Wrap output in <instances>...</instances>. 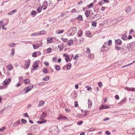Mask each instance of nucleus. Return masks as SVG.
I'll return each mask as SVG.
<instances>
[{
    "mask_svg": "<svg viewBox=\"0 0 135 135\" xmlns=\"http://www.w3.org/2000/svg\"><path fill=\"white\" fill-rule=\"evenodd\" d=\"M17 9H15L11 11V12H8V15H12L14 13H16L17 12Z\"/></svg>",
    "mask_w": 135,
    "mask_h": 135,
    "instance_id": "9b49d317",
    "label": "nucleus"
},
{
    "mask_svg": "<svg viewBox=\"0 0 135 135\" xmlns=\"http://www.w3.org/2000/svg\"><path fill=\"white\" fill-rule=\"evenodd\" d=\"M42 72L44 74H47V73L49 71H48L47 69L46 68H44L43 69Z\"/></svg>",
    "mask_w": 135,
    "mask_h": 135,
    "instance_id": "473e14b6",
    "label": "nucleus"
},
{
    "mask_svg": "<svg viewBox=\"0 0 135 135\" xmlns=\"http://www.w3.org/2000/svg\"><path fill=\"white\" fill-rule=\"evenodd\" d=\"M15 50L13 48L11 50V53L10 54V56H13L15 54Z\"/></svg>",
    "mask_w": 135,
    "mask_h": 135,
    "instance_id": "4468645a",
    "label": "nucleus"
},
{
    "mask_svg": "<svg viewBox=\"0 0 135 135\" xmlns=\"http://www.w3.org/2000/svg\"><path fill=\"white\" fill-rule=\"evenodd\" d=\"M49 76H46L43 78L42 80L44 81H47L49 80Z\"/></svg>",
    "mask_w": 135,
    "mask_h": 135,
    "instance_id": "5701e85b",
    "label": "nucleus"
},
{
    "mask_svg": "<svg viewBox=\"0 0 135 135\" xmlns=\"http://www.w3.org/2000/svg\"><path fill=\"white\" fill-rule=\"evenodd\" d=\"M33 48L34 49H38L39 48V44H34L33 45Z\"/></svg>",
    "mask_w": 135,
    "mask_h": 135,
    "instance_id": "b1692460",
    "label": "nucleus"
},
{
    "mask_svg": "<svg viewBox=\"0 0 135 135\" xmlns=\"http://www.w3.org/2000/svg\"><path fill=\"white\" fill-rule=\"evenodd\" d=\"M128 47H127V45H124L122 47V50L121 52L122 54H124L128 52Z\"/></svg>",
    "mask_w": 135,
    "mask_h": 135,
    "instance_id": "f03ea898",
    "label": "nucleus"
},
{
    "mask_svg": "<svg viewBox=\"0 0 135 135\" xmlns=\"http://www.w3.org/2000/svg\"><path fill=\"white\" fill-rule=\"evenodd\" d=\"M71 63H69L67 64V66H66L67 69L68 70H69L70 69V68H71Z\"/></svg>",
    "mask_w": 135,
    "mask_h": 135,
    "instance_id": "72a5a7b5",
    "label": "nucleus"
},
{
    "mask_svg": "<svg viewBox=\"0 0 135 135\" xmlns=\"http://www.w3.org/2000/svg\"><path fill=\"white\" fill-rule=\"evenodd\" d=\"M46 122V120H45L42 121H38L37 122V123L38 124H41L45 123Z\"/></svg>",
    "mask_w": 135,
    "mask_h": 135,
    "instance_id": "c756f323",
    "label": "nucleus"
},
{
    "mask_svg": "<svg viewBox=\"0 0 135 135\" xmlns=\"http://www.w3.org/2000/svg\"><path fill=\"white\" fill-rule=\"evenodd\" d=\"M88 108H91L92 105V102L91 100L90 99H89L88 101Z\"/></svg>",
    "mask_w": 135,
    "mask_h": 135,
    "instance_id": "9d476101",
    "label": "nucleus"
},
{
    "mask_svg": "<svg viewBox=\"0 0 135 135\" xmlns=\"http://www.w3.org/2000/svg\"><path fill=\"white\" fill-rule=\"evenodd\" d=\"M115 43L118 45H121L122 44V42L121 40L118 39L115 41Z\"/></svg>",
    "mask_w": 135,
    "mask_h": 135,
    "instance_id": "0eeeda50",
    "label": "nucleus"
},
{
    "mask_svg": "<svg viewBox=\"0 0 135 135\" xmlns=\"http://www.w3.org/2000/svg\"><path fill=\"white\" fill-rule=\"evenodd\" d=\"M42 9V7H41L40 6L38 7L37 9V11L38 13H39L41 12Z\"/></svg>",
    "mask_w": 135,
    "mask_h": 135,
    "instance_id": "cd10ccee",
    "label": "nucleus"
},
{
    "mask_svg": "<svg viewBox=\"0 0 135 135\" xmlns=\"http://www.w3.org/2000/svg\"><path fill=\"white\" fill-rule=\"evenodd\" d=\"M73 40L71 39L70 40L68 41L67 44H68L69 46H70L73 45Z\"/></svg>",
    "mask_w": 135,
    "mask_h": 135,
    "instance_id": "2eb2a0df",
    "label": "nucleus"
},
{
    "mask_svg": "<svg viewBox=\"0 0 135 135\" xmlns=\"http://www.w3.org/2000/svg\"><path fill=\"white\" fill-rule=\"evenodd\" d=\"M90 13V11L87 10L85 11V14L87 17H89V16Z\"/></svg>",
    "mask_w": 135,
    "mask_h": 135,
    "instance_id": "6ab92c4d",
    "label": "nucleus"
},
{
    "mask_svg": "<svg viewBox=\"0 0 135 135\" xmlns=\"http://www.w3.org/2000/svg\"><path fill=\"white\" fill-rule=\"evenodd\" d=\"M16 45L15 43H10L8 45V46L11 47H14Z\"/></svg>",
    "mask_w": 135,
    "mask_h": 135,
    "instance_id": "58836bf2",
    "label": "nucleus"
},
{
    "mask_svg": "<svg viewBox=\"0 0 135 135\" xmlns=\"http://www.w3.org/2000/svg\"><path fill=\"white\" fill-rule=\"evenodd\" d=\"M79 57V55L78 54H76L75 56L73 57V59L75 60H77Z\"/></svg>",
    "mask_w": 135,
    "mask_h": 135,
    "instance_id": "a18cd8bd",
    "label": "nucleus"
},
{
    "mask_svg": "<svg viewBox=\"0 0 135 135\" xmlns=\"http://www.w3.org/2000/svg\"><path fill=\"white\" fill-rule=\"evenodd\" d=\"M104 2L103 1H100L99 3V4L100 5H102V4H104Z\"/></svg>",
    "mask_w": 135,
    "mask_h": 135,
    "instance_id": "680f3d73",
    "label": "nucleus"
},
{
    "mask_svg": "<svg viewBox=\"0 0 135 135\" xmlns=\"http://www.w3.org/2000/svg\"><path fill=\"white\" fill-rule=\"evenodd\" d=\"M96 130V129L93 128L92 127L90 128L88 130L89 132H91L93 131H94Z\"/></svg>",
    "mask_w": 135,
    "mask_h": 135,
    "instance_id": "de8ad7c7",
    "label": "nucleus"
},
{
    "mask_svg": "<svg viewBox=\"0 0 135 135\" xmlns=\"http://www.w3.org/2000/svg\"><path fill=\"white\" fill-rule=\"evenodd\" d=\"M18 125V124L16 122H15L13 123L12 125V126L13 127H15L16 126H17Z\"/></svg>",
    "mask_w": 135,
    "mask_h": 135,
    "instance_id": "864d4df0",
    "label": "nucleus"
},
{
    "mask_svg": "<svg viewBox=\"0 0 135 135\" xmlns=\"http://www.w3.org/2000/svg\"><path fill=\"white\" fill-rule=\"evenodd\" d=\"M54 67L56 70L57 71H59L60 69V66L59 65H55Z\"/></svg>",
    "mask_w": 135,
    "mask_h": 135,
    "instance_id": "412c9836",
    "label": "nucleus"
},
{
    "mask_svg": "<svg viewBox=\"0 0 135 135\" xmlns=\"http://www.w3.org/2000/svg\"><path fill=\"white\" fill-rule=\"evenodd\" d=\"M115 49L117 51L121 50H122V47H118L117 46H115Z\"/></svg>",
    "mask_w": 135,
    "mask_h": 135,
    "instance_id": "7c9ffc66",
    "label": "nucleus"
},
{
    "mask_svg": "<svg viewBox=\"0 0 135 135\" xmlns=\"http://www.w3.org/2000/svg\"><path fill=\"white\" fill-rule=\"evenodd\" d=\"M90 50L89 48H87L86 52L87 53H90Z\"/></svg>",
    "mask_w": 135,
    "mask_h": 135,
    "instance_id": "6e6d98bb",
    "label": "nucleus"
},
{
    "mask_svg": "<svg viewBox=\"0 0 135 135\" xmlns=\"http://www.w3.org/2000/svg\"><path fill=\"white\" fill-rule=\"evenodd\" d=\"M4 25V24L3 23V21H0V26L2 27V26H3V25Z\"/></svg>",
    "mask_w": 135,
    "mask_h": 135,
    "instance_id": "69168bd1",
    "label": "nucleus"
},
{
    "mask_svg": "<svg viewBox=\"0 0 135 135\" xmlns=\"http://www.w3.org/2000/svg\"><path fill=\"white\" fill-rule=\"evenodd\" d=\"M36 11H32L31 12V14L32 15H33L34 16H36Z\"/></svg>",
    "mask_w": 135,
    "mask_h": 135,
    "instance_id": "c03bdc74",
    "label": "nucleus"
},
{
    "mask_svg": "<svg viewBox=\"0 0 135 135\" xmlns=\"http://www.w3.org/2000/svg\"><path fill=\"white\" fill-rule=\"evenodd\" d=\"M107 50V47L104 46V45H103L101 48V51L103 52L105 51H106Z\"/></svg>",
    "mask_w": 135,
    "mask_h": 135,
    "instance_id": "a211bd4d",
    "label": "nucleus"
},
{
    "mask_svg": "<svg viewBox=\"0 0 135 135\" xmlns=\"http://www.w3.org/2000/svg\"><path fill=\"white\" fill-rule=\"evenodd\" d=\"M23 78L22 76H20L19 77V80L20 81H21L22 80Z\"/></svg>",
    "mask_w": 135,
    "mask_h": 135,
    "instance_id": "338daca9",
    "label": "nucleus"
},
{
    "mask_svg": "<svg viewBox=\"0 0 135 135\" xmlns=\"http://www.w3.org/2000/svg\"><path fill=\"white\" fill-rule=\"evenodd\" d=\"M125 89L128 91H135V88H126Z\"/></svg>",
    "mask_w": 135,
    "mask_h": 135,
    "instance_id": "f8f14e48",
    "label": "nucleus"
},
{
    "mask_svg": "<svg viewBox=\"0 0 135 135\" xmlns=\"http://www.w3.org/2000/svg\"><path fill=\"white\" fill-rule=\"evenodd\" d=\"M105 134L108 135H110V133L108 131H106L105 132Z\"/></svg>",
    "mask_w": 135,
    "mask_h": 135,
    "instance_id": "5fc2aeb1",
    "label": "nucleus"
},
{
    "mask_svg": "<svg viewBox=\"0 0 135 135\" xmlns=\"http://www.w3.org/2000/svg\"><path fill=\"white\" fill-rule=\"evenodd\" d=\"M47 114L45 112H43L41 115L40 118L42 119L43 118L46 117V116Z\"/></svg>",
    "mask_w": 135,
    "mask_h": 135,
    "instance_id": "f3484780",
    "label": "nucleus"
},
{
    "mask_svg": "<svg viewBox=\"0 0 135 135\" xmlns=\"http://www.w3.org/2000/svg\"><path fill=\"white\" fill-rule=\"evenodd\" d=\"M127 47H128V50L130 51L131 50L135 49V42H134L127 45Z\"/></svg>",
    "mask_w": 135,
    "mask_h": 135,
    "instance_id": "f257e3e1",
    "label": "nucleus"
},
{
    "mask_svg": "<svg viewBox=\"0 0 135 135\" xmlns=\"http://www.w3.org/2000/svg\"><path fill=\"white\" fill-rule=\"evenodd\" d=\"M61 40L64 42H67L68 40V39L67 38H62L61 39Z\"/></svg>",
    "mask_w": 135,
    "mask_h": 135,
    "instance_id": "79ce46f5",
    "label": "nucleus"
},
{
    "mask_svg": "<svg viewBox=\"0 0 135 135\" xmlns=\"http://www.w3.org/2000/svg\"><path fill=\"white\" fill-rule=\"evenodd\" d=\"M108 44L110 46L112 44V40H109L108 41Z\"/></svg>",
    "mask_w": 135,
    "mask_h": 135,
    "instance_id": "13d9d810",
    "label": "nucleus"
},
{
    "mask_svg": "<svg viewBox=\"0 0 135 135\" xmlns=\"http://www.w3.org/2000/svg\"><path fill=\"white\" fill-rule=\"evenodd\" d=\"M30 81L29 79H27L24 80V82L25 84H28L30 83Z\"/></svg>",
    "mask_w": 135,
    "mask_h": 135,
    "instance_id": "c9c22d12",
    "label": "nucleus"
},
{
    "mask_svg": "<svg viewBox=\"0 0 135 135\" xmlns=\"http://www.w3.org/2000/svg\"><path fill=\"white\" fill-rule=\"evenodd\" d=\"M76 10L75 9H73L72 10H71V13H75L76 12Z\"/></svg>",
    "mask_w": 135,
    "mask_h": 135,
    "instance_id": "052dcab7",
    "label": "nucleus"
},
{
    "mask_svg": "<svg viewBox=\"0 0 135 135\" xmlns=\"http://www.w3.org/2000/svg\"><path fill=\"white\" fill-rule=\"evenodd\" d=\"M127 38V36L126 35H122L121 36L122 39L124 40H126Z\"/></svg>",
    "mask_w": 135,
    "mask_h": 135,
    "instance_id": "393cba45",
    "label": "nucleus"
},
{
    "mask_svg": "<svg viewBox=\"0 0 135 135\" xmlns=\"http://www.w3.org/2000/svg\"><path fill=\"white\" fill-rule=\"evenodd\" d=\"M53 38H47V41L49 43L52 42Z\"/></svg>",
    "mask_w": 135,
    "mask_h": 135,
    "instance_id": "2f4dec72",
    "label": "nucleus"
},
{
    "mask_svg": "<svg viewBox=\"0 0 135 135\" xmlns=\"http://www.w3.org/2000/svg\"><path fill=\"white\" fill-rule=\"evenodd\" d=\"M67 35L68 36H72L71 33L70 29L68 31L67 33Z\"/></svg>",
    "mask_w": 135,
    "mask_h": 135,
    "instance_id": "ea45409f",
    "label": "nucleus"
},
{
    "mask_svg": "<svg viewBox=\"0 0 135 135\" xmlns=\"http://www.w3.org/2000/svg\"><path fill=\"white\" fill-rule=\"evenodd\" d=\"M97 22L96 21H93L92 23V25L95 27H96L97 26Z\"/></svg>",
    "mask_w": 135,
    "mask_h": 135,
    "instance_id": "a19ab883",
    "label": "nucleus"
},
{
    "mask_svg": "<svg viewBox=\"0 0 135 135\" xmlns=\"http://www.w3.org/2000/svg\"><path fill=\"white\" fill-rule=\"evenodd\" d=\"M65 59L66 61V62H69L70 60L69 57L68 55H67L66 56L65 58Z\"/></svg>",
    "mask_w": 135,
    "mask_h": 135,
    "instance_id": "37998d69",
    "label": "nucleus"
},
{
    "mask_svg": "<svg viewBox=\"0 0 135 135\" xmlns=\"http://www.w3.org/2000/svg\"><path fill=\"white\" fill-rule=\"evenodd\" d=\"M72 35H74L77 31V28L76 27H73L70 29Z\"/></svg>",
    "mask_w": 135,
    "mask_h": 135,
    "instance_id": "7ed1b4c3",
    "label": "nucleus"
},
{
    "mask_svg": "<svg viewBox=\"0 0 135 135\" xmlns=\"http://www.w3.org/2000/svg\"><path fill=\"white\" fill-rule=\"evenodd\" d=\"M64 115L61 114H59L57 119L58 120L62 119Z\"/></svg>",
    "mask_w": 135,
    "mask_h": 135,
    "instance_id": "aec40b11",
    "label": "nucleus"
},
{
    "mask_svg": "<svg viewBox=\"0 0 135 135\" xmlns=\"http://www.w3.org/2000/svg\"><path fill=\"white\" fill-rule=\"evenodd\" d=\"M83 32L81 30H80L78 31V34L79 37L81 36Z\"/></svg>",
    "mask_w": 135,
    "mask_h": 135,
    "instance_id": "4c0bfd02",
    "label": "nucleus"
},
{
    "mask_svg": "<svg viewBox=\"0 0 135 135\" xmlns=\"http://www.w3.org/2000/svg\"><path fill=\"white\" fill-rule=\"evenodd\" d=\"M115 99H117V100H118V99H119V96L117 95H116L115 96Z\"/></svg>",
    "mask_w": 135,
    "mask_h": 135,
    "instance_id": "e2e57ef3",
    "label": "nucleus"
},
{
    "mask_svg": "<svg viewBox=\"0 0 135 135\" xmlns=\"http://www.w3.org/2000/svg\"><path fill=\"white\" fill-rule=\"evenodd\" d=\"M38 35V33H32L31 34V36H36V35Z\"/></svg>",
    "mask_w": 135,
    "mask_h": 135,
    "instance_id": "774afa93",
    "label": "nucleus"
},
{
    "mask_svg": "<svg viewBox=\"0 0 135 135\" xmlns=\"http://www.w3.org/2000/svg\"><path fill=\"white\" fill-rule=\"evenodd\" d=\"M74 106L75 107H77L78 106V102L75 101L74 102Z\"/></svg>",
    "mask_w": 135,
    "mask_h": 135,
    "instance_id": "603ef678",
    "label": "nucleus"
},
{
    "mask_svg": "<svg viewBox=\"0 0 135 135\" xmlns=\"http://www.w3.org/2000/svg\"><path fill=\"white\" fill-rule=\"evenodd\" d=\"M2 64L3 65H5L6 64V61L4 60L2 61Z\"/></svg>",
    "mask_w": 135,
    "mask_h": 135,
    "instance_id": "bf43d9fd",
    "label": "nucleus"
},
{
    "mask_svg": "<svg viewBox=\"0 0 135 135\" xmlns=\"http://www.w3.org/2000/svg\"><path fill=\"white\" fill-rule=\"evenodd\" d=\"M7 69L8 70L11 71L12 70L13 67L11 64H9L7 65Z\"/></svg>",
    "mask_w": 135,
    "mask_h": 135,
    "instance_id": "ddd939ff",
    "label": "nucleus"
},
{
    "mask_svg": "<svg viewBox=\"0 0 135 135\" xmlns=\"http://www.w3.org/2000/svg\"><path fill=\"white\" fill-rule=\"evenodd\" d=\"M131 7L128 6L126 8L125 11L127 13H130L131 11Z\"/></svg>",
    "mask_w": 135,
    "mask_h": 135,
    "instance_id": "6e6552de",
    "label": "nucleus"
},
{
    "mask_svg": "<svg viewBox=\"0 0 135 135\" xmlns=\"http://www.w3.org/2000/svg\"><path fill=\"white\" fill-rule=\"evenodd\" d=\"M64 32V30H59L56 31V33L57 34H61Z\"/></svg>",
    "mask_w": 135,
    "mask_h": 135,
    "instance_id": "a878e982",
    "label": "nucleus"
},
{
    "mask_svg": "<svg viewBox=\"0 0 135 135\" xmlns=\"http://www.w3.org/2000/svg\"><path fill=\"white\" fill-rule=\"evenodd\" d=\"M86 36L89 37H91V34L89 31H87L86 32Z\"/></svg>",
    "mask_w": 135,
    "mask_h": 135,
    "instance_id": "4be33fe9",
    "label": "nucleus"
},
{
    "mask_svg": "<svg viewBox=\"0 0 135 135\" xmlns=\"http://www.w3.org/2000/svg\"><path fill=\"white\" fill-rule=\"evenodd\" d=\"M21 121L22 123L24 124L27 123V120L23 119H21Z\"/></svg>",
    "mask_w": 135,
    "mask_h": 135,
    "instance_id": "49530a36",
    "label": "nucleus"
},
{
    "mask_svg": "<svg viewBox=\"0 0 135 135\" xmlns=\"http://www.w3.org/2000/svg\"><path fill=\"white\" fill-rule=\"evenodd\" d=\"M37 52H34L33 53L32 56L33 57H37Z\"/></svg>",
    "mask_w": 135,
    "mask_h": 135,
    "instance_id": "8fccbe9b",
    "label": "nucleus"
},
{
    "mask_svg": "<svg viewBox=\"0 0 135 135\" xmlns=\"http://www.w3.org/2000/svg\"><path fill=\"white\" fill-rule=\"evenodd\" d=\"M44 7L43 8V10H44L46 8H47V7L45 5H42V7H42V8Z\"/></svg>",
    "mask_w": 135,
    "mask_h": 135,
    "instance_id": "0e129e2a",
    "label": "nucleus"
},
{
    "mask_svg": "<svg viewBox=\"0 0 135 135\" xmlns=\"http://www.w3.org/2000/svg\"><path fill=\"white\" fill-rule=\"evenodd\" d=\"M83 123V121H80L79 122H78L77 123V124L78 125H80L81 124Z\"/></svg>",
    "mask_w": 135,
    "mask_h": 135,
    "instance_id": "4d7b16f0",
    "label": "nucleus"
},
{
    "mask_svg": "<svg viewBox=\"0 0 135 135\" xmlns=\"http://www.w3.org/2000/svg\"><path fill=\"white\" fill-rule=\"evenodd\" d=\"M109 108V107L107 105H104L102 104L99 107V109H106Z\"/></svg>",
    "mask_w": 135,
    "mask_h": 135,
    "instance_id": "1a4fd4ad",
    "label": "nucleus"
},
{
    "mask_svg": "<svg viewBox=\"0 0 135 135\" xmlns=\"http://www.w3.org/2000/svg\"><path fill=\"white\" fill-rule=\"evenodd\" d=\"M26 62L27 63V69L30 66V60H28Z\"/></svg>",
    "mask_w": 135,
    "mask_h": 135,
    "instance_id": "c85d7f7f",
    "label": "nucleus"
},
{
    "mask_svg": "<svg viewBox=\"0 0 135 135\" xmlns=\"http://www.w3.org/2000/svg\"><path fill=\"white\" fill-rule=\"evenodd\" d=\"M52 51L51 48L49 47L47 49V53H50Z\"/></svg>",
    "mask_w": 135,
    "mask_h": 135,
    "instance_id": "e433bc0d",
    "label": "nucleus"
},
{
    "mask_svg": "<svg viewBox=\"0 0 135 135\" xmlns=\"http://www.w3.org/2000/svg\"><path fill=\"white\" fill-rule=\"evenodd\" d=\"M58 47L60 49V51H62L63 48V47H62L61 45H58Z\"/></svg>",
    "mask_w": 135,
    "mask_h": 135,
    "instance_id": "09e8293b",
    "label": "nucleus"
},
{
    "mask_svg": "<svg viewBox=\"0 0 135 135\" xmlns=\"http://www.w3.org/2000/svg\"><path fill=\"white\" fill-rule=\"evenodd\" d=\"M77 18L78 19V20L79 21H82L83 20V18L82 16L81 15H79L78 17H77Z\"/></svg>",
    "mask_w": 135,
    "mask_h": 135,
    "instance_id": "bb28decb",
    "label": "nucleus"
},
{
    "mask_svg": "<svg viewBox=\"0 0 135 135\" xmlns=\"http://www.w3.org/2000/svg\"><path fill=\"white\" fill-rule=\"evenodd\" d=\"M45 33V31L43 30L41 31L40 32H38V35H42L44 34Z\"/></svg>",
    "mask_w": 135,
    "mask_h": 135,
    "instance_id": "f704fd0d",
    "label": "nucleus"
},
{
    "mask_svg": "<svg viewBox=\"0 0 135 135\" xmlns=\"http://www.w3.org/2000/svg\"><path fill=\"white\" fill-rule=\"evenodd\" d=\"M98 86L100 87L101 88L103 86V84L101 82H99L98 83Z\"/></svg>",
    "mask_w": 135,
    "mask_h": 135,
    "instance_id": "3c124183",
    "label": "nucleus"
},
{
    "mask_svg": "<svg viewBox=\"0 0 135 135\" xmlns=\"http://www.w3.org/2000/svg\"><path fill=\"white\" fill-rule=\"evenodd\" d=\"M45 103L44 101L43 100H40L39 101V103L38 105V107L41 106L42 105L44 104Z\"/></svg>",
    "mask_w": 135,
    "mask_h": 135,
    "instance_id": "dca6fc26",
    "label": "nucleus"
},
{
    "mask_svg": "<svg viewBox=\"0 0 135 135\" xmlns=\"http://www.w3.org/2000/svg\"><path fill=\"white\" fill-rule=\"evenodd\" d=\"M11 79L10 78L6 79L3 83V84L4 85H6L9 83L11 81Z\"/></svg>",
    "mask_w": 135,
    "mask_h": 135,
    "instance_id": "20e7f679",
    "label": "nucleus"
},
{
    "mask_svg": "<svg viewBox=\"0 0 135 135\" xmlns=\"http://www.w3.org/2000/svg\"><path fill=\"white\" fill-rule=\"evenodd\" d=\"M33 87V85H32L26 87L25 89H26V93H28L32 89Z\"/></svg>",
    "mask_w": 135,
    "mask_h": 135,
    "instance_id": "423d86ee",
    "label": "nucleus"
},
{
    "mask_svg": "<svg viewBox=\"0 0 135 135\" xmlns=\"http://www.w3.org/2000/svg\"><path fill=\"white\" fill-rule=\"evenodd\" d=\"M39 62L38 61H35L33 64V67L35 69H36V68L38 67V65Z\"/></svg>",
    "mask_w": 135,
    "mask_h": 135,
    "instance_id": "39448f33",
    "label": "nucleus"
}]
</instances>
